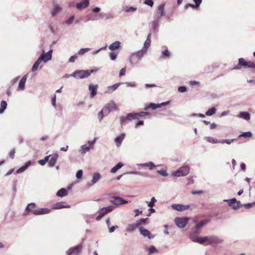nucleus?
<instances>
[{"mask_svg": "<svg viewBox=\"0 0 255 255\" xmlns=\"http://www.w3.org/2000/svg\"><path fill=\"white\" fill-rule=\"evenodd\" d=\"M31 161H27L23 166L20 167L16 170V174H19L23 172L28 168L29 166L31 165Z\"/></svg>", "mask_w": 255, "mask_h": 255, "instance_id": "nucleus-20", "label": "nucleus"}, {"mask_svg": "<svg viewBox=\"0 0 255 255\" xmlns=\"http://www.w3.org/2000/svg\"><path fill=\"white\" fill-rule=\"evenodd\" d=\"M224 202H227L230 206H231L233 204H235L237 202L236 198H233L231 199H225L224 200Z\"/></svg>", "mask_w": 255, "mask_h": 255, "instance_id": "nucleus-48", "label": "nucleus"}, {"mask_svg": "<svg viewBox=\"0 0 255 255\" xmlns=\"http://www.w3.org/2000/svg\"><path fill=\"white\" fill-rule=\"evenodd\" d=\"M83 175V171L79 170L76 173V178L78 179H81Z\"/></svg>", "mask_w": 255, "mask_h": 255, "instance_id": "nucleus-64", "label": "nucleus"}, {"mask_svg": "<svg viewBox=\"0 0 255 255\" xmlns=\"http://www.w3.org/2000/svg\"><path fill=\"white\" fill-rule=\"evenodd\" d=\"M205 138L206 140L209 142L212 143H220V140H218L216 138H213L210 136H207Z\"/></svg>", "mask_w": 255, "mask_h": 255, "instance_id": "nucleus-41", "label": "nucleus"}, {"mask_svg": "<svg viewBox=\"0 0 255 255\" xmlns=\"http://www.w3.org/2000/svg\"><path fill=\"white\" fill-rule=\"evenodd\" d=\"M125 84L127 85V87L135 88L137 86L135 82H126Z\"/></svg>", "mask_w": 255, "mask_h": 255, "instance_id": "nucleus-53", "label": "nucleus"}, {"mask_svg": "<svg viewBox=\"0 0 255 255\" xmlns=\"http://www.w3.org/2000/svg\"><path fill=\"white\" fill-rule=\"evenodd\" d=\"M115 208V206L110 205L108 207L100 209L98 211L99 214L96 217V220L97 221L100 220L105 215L108 213L112 212Z\"/></svg>", "mask_w": 255, "mask_h": 255, "instance_id": "nucleus-6", "label": "nucleus"}, {"mask_svg": "<svg viewBox=\"0 0 255 255\" xmlns=\"http://www.w3.org/2000/svg\"><path fill=\"white\" fill-rule=\"evenodd\" d=\"M77 58V54H75L74 55L71 56L69 59L68 62L70 63H73L75 61L76 59Z\"/></svg>", "mask_w": 255, "mask_h": 255, "instance_id": "nucleus-59", "label": "nucleus"}, {"mask_svg": "<svg viewBox=\"0 0 255 255\" xmlns=\"http://www.w3.org/2000/svg\"><path fill=\"white\" fill-rule=\"evenodd\" d=\"M99 19L107 20L112 17L111 15L104 12H100L98 15Z\"/></svg>", "mask_w": 255, "mask_h": 255, "instance_id": "nucleus-29", "label": "nucleus"}, {"mask_svg": "<svg viewBox=\"0 0 255 255\" xmlns=\"http://www.w3.org/2000/svg\"><path fill=\"white\" fill-rule=\"evenodd\" d=\"M110 59L112 60H115L117 57L118 56V53L115 52H110L109 54Z\"/></svg>", "mask_w": 255, "mask_h": 255, "instance_id": "nucleus-51", "label": "nucleus"}, {"mask_svg": "<svg viewBox=\"0 0 255 255\" xmlns=\"http://www.w3.org/2000/svg\"><path fill=\"white\" fill-rule=\"evenodd\" d=\"M50 212V210L48 208H40L39 209L32 211V213L35 215H38L48 214Z\"/></svg>", "mask_w": 255, "mask_h": 255, "instance_id": "nucleus-17", "label": "nucleus"}, {"mask_svg": "<svg viewBox=\"0 0 255 255\" xmlns=\"http://www.w3.org/2000/svg\"><path fill=\"white\" fill-rule=\"evenodd\" d=\"M252 135V133L250 131H246L243 132L241 135H240V136H243L244 137H250Z\"/></svg>", "mask_w": 255, "mask_h": 255, "instance_id": "nucleus-54", "label": "nucleus"}, {"mask_svg": "<svg viewBox=\"0 0 255 255\" xmlns=\"http://www.w3.org/2000/svg\"><path fill=\"white\" fill-rule=\"evenodd\" d=\"M118 107L113 100H111L109 103L106 104L102 110L99 112L98 114V118L101 122L103 118L107 116L111 112L118 110Z\"/></svg>", "mask_w": 255, "mask_h": 255, "instance_id": "nucleus-1", "label": "nucleus"}, {"mask_svg": "<svg viewBox=\"0 0 255 255\" xmlns=\"http://www.w3.org/2000/svg\"><path fill=\"white\" fill-rule=\"evenodd\" d=\"M90 50L89 48H81L78 52V54L80 55H83L86 52H88Z\"/></svg>", "mask_w": 255, "mask_h": 255, "instance_id": "nucleus-50", "label": "nucleus"}, {"mask_svg": "<svg viewBox=\"0 0 255 255\" xmlns=\"http://www.w3.org/2000/svg\"><path fill=\"white\" fill-rule=\"evenodd\" d=\"M7 103L5 101H1L0 105V114L4 113L7 108Z\"/></svg>", "mask_w": 255, "mask_h": 255, "instance_id": "nucleus-40", "label": "nucleus"}, {"mask_svg": "<svg viewBox=\"0 0 255 255\" xmlns=\"http://www.w3.org/2000/svg\"><path fill=\"white\" fill-rule=\"evenodd\" d=\"M171 208L176 211L183 212L188 210L190 208L189 205H185L180 204H174L171 205Z\"/></svg>", "mask_w": 255, "mask_h": 255, "instance_id": "nucleus-11", "label": "nucleus"}, {"mask_svg": "<svg viewBox=\"0 0 255 255\" xmlns=\"http://www.w3.org/2000/svg\"><path fill=\"white\" fill-rule=\"evenodd\" d=\"M164 50H162L161 51V57L162 58H167L170 57L171 53L168 51L166 47H162Z\"/></svg>", "mask_w": 255, "mask_h": 255, "instance_id": "nucleus-32", "label": "nucleus"}, {"mask_svg": "<svg viewBox=\"0 0 255 255\" xmlns=\"http://www.w3.org/2000/svg\"><path fill=\"white\" fill-rule=\"evenodd\" d=\"M234 139H221L220 140V143H226L228 144H230L234 141Z\"/></svg>", "mask_w": 255, "mask_h": 255, "instance_id": "nucleus-55", "label": "nucleus"}, {"mask_svg": "<svg viewBox=\"0 0 255 255\" xmlns=\"http://www.w3.org/2000/svg\"><path fill=\"white\" fill-rule=\"evenodd\" d=\"M27 78V74H25L24 75L22 78L20 79L18 88L17 89V91H23L25 88V84Z\"/></svg>", "mask_w": 255, "mask_h": 255, "instance_id": "nucleus-14", "label": "nucleus"}, {"mask_svg": "<svg viewBox=\"0 0 255 255\" xmlns=\"http://www.w3.org/2000/svg\"><path fill=\"white\" fill-rule=\"evenodd\" d=\"M89 5V0H83L81 2L77 3L76 7L78 10H81L83 8L87 7Z\"/></svg>", "mask_w": 255, "mask_h": 255, "instance_id": "nucleus-19", "label": "nucleus"}, {"mask_svg": "<svg viewBox=\"0 0 255 255\" xmlns=\"http://www.w3.org/2000/svg\"><path fill=\"white\" fill-rule=\"evenodd\" d=\"M157 172L160 175H161V176H168V174L167 173V172H166V170H157Z\"/></svg>", "mask_w": 255, "mask_h": 255, "instance_id": "nucleus-56", "label": "nucleus"}, {"mask_svg": "<svg viewBox=\"0 0 255 255\" xmlns=\"http://www.w3.org/2000/svg\"><path fill=\"white\" fill-rule=\"evenodd\" d=\"M137 166L141 167H148L149 170H152L156 165L151 161L144 163H138Z\"/></svg>", "mask_w": 255, "mask_h": 255, "instance_id": "nucleus-27", "label": "nucleus"}, {"mask_svg": "<svg viewBox=\"0 0 255 255\" xmlns=\"http://www.w3.org/2000/svg\"><path fill=\"white\" fill-rule=\"evenodd\" d=\"M156 19L155 20L153 21L151 23V27L153 30H156L159 26L158 19Z\"/></svg>", "mask_w": 255, "mask_h": 255, "instance_id": "nucleus-44", "label": "nucleus"}, {"mask_svg": "<svg viewBox=\"0 0 255 255\" xmlns=\"http://www.w3.org/2000/svg\"><path fill=\"white\" fill-rule=\"evenodd\" d=\"M121 45V42L119 41H116L110 45L109 48L111 51H114L118 49Z\"/></svg>", "mask_w": 255, "mask_h": 255, "instance_id": "nucleus-28", "label": "nucleus"}, {"mask_svg": "<svg viewBox=\"0 0 255 255\" xmlns=\"http://www.w3.org/2000/svg\"><path fill=\"white\" fill-rule=\"evenodd\" d=\"M101 175L98 172L94 173L91 180V183L89 184V186L91 187L98 182V181L101 179Z\"/></svg>", "mask_w": 255, "mask_h": 255, "instance_id": "nucleus-18", "label": "nucleus"}, {"mask_svg": "<svg viewBox=\"0 0 255 255\" xmlns=\"http://www.w3.org/2000/svg\"><path fill=\"white\" fill-rule=\"evenodd\" d=\"M44 53H41L39 58L37 59V60L35 61V62L34 63L33 65L32 66L31 71H36L40 65V63L43 61L44 62Z\"/></svg>", "mask_w": 255, "mask_h": 255, "instance_id": "nucleus-12", "label": "nucleus"}, {"mask_svg": "<svg viewBox=\"0 0 255 255\" xmlns=\"http://www.w3.org/2000/svg\"><path fill=\"white\" fill-rule=\"evenodd\" d=\"M254 206H255V202L244 204L243 207H245L246 209H250Z\"/></svg>", "mask_w": 255, "mask_h": 255, "instance_id": "nucleus-60", "label": "nucleus"}, {"mask_svg": "<svg viewBox=\"0 0 255 255\" xmlns=\"http://www.w3.org/2000/svg\"><path fill=\"white\" fill-rule=\"evenodd\" d=\"M164 4H161L158 6V11H159L160 15L155 16V18L159 19L160 16H164L165 15V11L164 10Z\"/></svg>", "mask_w": 255, "mask_h": 255, "instance_id": "nucleus-35", "label": "nucleus"}, {"mask_svg": "<svg viewBox=\"0 0 255 255\" xmlns=\"http://www.w3.org/2000/svg\"><path fill=\"white\" fill-rule=\"evenodd\" d=\"M190 170V166L188 165L185 163L183 164L182 166L180 167L178 169L176 170L174 172H173L171 175L172 176L175 177L185 176L189 173Z\"/></svg>", "mask_w": 255, "mask_h": 255, "instance_id": "nucleus-4", "label": "nucleus"}, {"mask_svg": "<svg viewBox=\"0 0 255 255\" xmlns=\"http://www.w3.org/2000/svg\"><path fill=\"white\" fill-rule=\"evenodd\" d=\"M61 10V7L56 3H53V8L51 11L52 16H54Z\"/></svg>", "mask_w": 255, "mask_h": 255, "instance_id": "nucleus-37", "label": "nucleus"}, {"mask_svg": "<svg viewBox=\"0 0 255 255\" xmlns=\"http://www.w3.org/2000/svg\"><path fill=\"white\" fill-rule=\"evenodd\" d=\"M189 84H190V86L193 87L195 85L199 86L200 85V83L199 82L196 81H191L189 82Z\"/></svg>", "mask_w": 255, "mask_h": 255, "instance_id": "nucleus-63", "label": "nucleus"}, {"mask_svg": "<svg viewBox=\"0 0 255 255\" xmlns=\"http://www.w3.org/2000/svg\"><path fill=\"white\" fill-rule=\"evenodd\" d=\"M195 4L188 3L186 5V7H191L193 8H197L199 7L202 2V0H193Z\"/></svg>", "mask_w": 255, "mask_h": 255, "instance_id": "nucleus-30", "label": "nucleus"}, {"mask_svg": "<svg viewBox=\"0 0 255 255\" xmlns=\"http://www.w3.org/2000/svg\"><path fill=\"white\" fill-rule=\"evenodd\" d=\"M140 225V223H135L129 225L127 228V231L129 232L133 231L136 228Z\"/></svg>", "mask_w": 255, "mask_h": 255, "instance_id": "nucleus-36", "label": "nucleus"}, {"mask_svg": "<svg viewBox=\"0 0 255 255\" xmlns=\"http://www.w3.org/2000/svg\"><path fill=\"white\" fill-rule=\"evenodd\" d=\"M68 194V191L65 188L60 189L56 193L58 197H63L67 196Z\"/></svg>", "mask_w": 255, "mask_h": 255, "instance_id": "nucleus-34", "label": "nucleus"}, {"mask_svg": "<svg viewBox=\"0 0 255 255\" xmlns=\"http://www.w3.org/2000/svg\"><path fill=\"white\" fill-rule=\"evenodd\" d=\"M150 42H151L150 40L146 39V40L145 41V42L144 43L143 47L140 50L145 54L150 45Z\"/></svg>", "mask_w": 255, "mask_h": 255, "instance_id": "nucleus-38", "label": "nucleus"}, {"mask_svg": "<svg viewBox=\"0 0 255 255\" xmlns=\"http://www.w3.org/2000/svg\"><path fill=\"white\" fill-rule=\"evenodd\" d=\"M238 117L242 118L246 121H249L251 119V115L247 112H241L239 115Z\"/></svg>", "mask_w": 255, "mask_h": 255, "instance_id": "nucleus-26", "label": "nucleus"}, {"mask_svg": "<svg viewBox=\"0 0 255 255\" xmlns=\"http://www.w3.org/2000/svg\"><path fill=\"white\" fill-rule=\"evenodd\" d=\"M58 158V155L57 154H55L53 155H52L50 158V160H49V162L48 163V166L49 167H54L57 161Z\"/></svg>", "mask_w": 255, "mask_h": 255, "instance_id": "nucleus-22", "label": "nucleus"}, {"mask_svg": "<svg viewBox=\"0 0 255 255\" xmlns=\"http://www.w3.org/2000/svg\"><path fill=\"white\" fill-rule=\"evenodd\" d=\"M224 242L223 239L219 238L217 236L212 235L204 237L203 245H213L215 244L222 243Z\"/></svg>", "mask_w": 255, "mask_h": 255, "instance_id": "nucleus-5", "label": "nucleus"}, {"mask_svg": "<svg viewBox=\"0 0 255 255\" xmlns=\"http://www.w3.org/2000/svg\"><path fill=\"white\" fill-rule=\"evenodd\" d=\"M145 54L141 50L131 53L128 58L130 64L132 66L137 65L139 63L142 58Z\"/></svg>", "mask_w": 255, "mask_h": 255, "instance_id": "nucleus-2", "label": "nucleus"}, {"mask_svg": "<svg viewBox=\"0 0 255 255\" xmlns=\"http://www.w3.org/2000/svg\"><path fill=\"white\" fill-rule=\"evenodd\" d=\"M82 250V246L78 245L70 248L67 252V255H78Z\"/></svg>", "mask_w": 255, "mask_h": 255, "instance_id": "nucleus-9", "label": "nucleus"}, {"mask_svg": "<svg viewBox=\"0 0 255 255\" xmlns=\"http://www.w3.org/2000/svg\"><path fill=\"white\" fill-rule=\"evenodd\" d=\"M178 91L180 93H184L187 91V88L185 86H180L178 88Z\"/></svg>", "mask_w": 255, "mask_h": 255, "instance_id": "nucleus-61", "label": "nucleus"}, {"mask_svg": "<svg viewBox=\"0 0 255 255\" xmlns=\"http://www.w3.org/2000/svg\"><path fill=\"white\" fill-rule=\"evenodd\" d=\"M110 200V203L113 204L115 206H118L128 203V201L124 199L119 196H113Z\"/></svg>", "mask_w": 255, "mask_h": 255, "instance_id": "nucleus-8", "label": "nucleus"}, {"mask_svg": "<svg viewBox=\"0 0 255 255\" xmlns=\"http://www.w3.org/2000/svg\"><path fill=\"white\" fill-rule=\"evenodd\" d=\"M97 88L98 86L97 85H93L92 84H90L89 86V90L90 91V97L91 98L94 97L96 95L97 93Z\"/></svg>", "mask_w": 255, "mask_h": 255, "instance_id": "nucleus-21", "label": "nucleus"}, {"mask_svg": "<svg viewBox=\"0 0 255 255\" xmlns=\"http://www.w3.org/2000/svg\"><path fill=\"white\" fill-rule=\"evenodd\" d=\"M122 83H118L112 86H110L107 87V90L105 91V93H112L114 91H115Z\"/></svg>", "mask_w": 255, "mask_h": 255, "instance_id": "nucleus-23", "label": "nucleus"}, {"mask_svg": "<svg viewBox=\"0 0 255 255\" xmlns=\"http://www.w3.org/2000/svg\"><path fill=\"white\" fill-rule=\"evenodd\" d=\"M138 117L137 113H130L127 115V118H128L129 121L132 119H135Z\"/></svg>", "mask_w": 255, "mask_h": 255, "instance_id": "nucleus-49", "label": "nucleus"}, {"mask_svg": "<svg viewBox=\"0 0 255 255\" xmlns=\"http://www.w3.org/2000/svg\"><path fill=\"white\" fill-rule=\"evenodd\" d=\"M188 219L185 218H177L175 219V223L180 228H184L187 222Z\"/></svg>", "mask_w": 255, "mask_h": 255, "instance_id": "nucleus-10", "label": "nucleus"}, {"mask_svg": "<svg viewBox=\"0 0 255 255\" xmlns=\"http://www.w3.org/2000/svg\"><path fill=\"white\" fill-rule=\"evenodd\" d=\"M35 207V204L33 203L28 204L26 207V211L28 212H31L32 213L33 209Z\"/></svg>", "mask_w": 255, "mask_h": 255, "instance_id": "nucleus-45", "label": "nucleus"}, {"mask_svg": "<svg viewBox=\"0 0 255 255\" xmlns=\"http://www.w3.org/2000/svg\"><path fill=\"white\" fill-rule=\"evenodd\" d=\"M216 112V109L215 107H212L211 109H209L206 112V115L208 116H211L215 114Z\"/></svg>", "mask_w": 255, "mask_h": 255, "instance_id": "nucleus-42", "label": "nucleus"}, {"mask_svg": "<svg viewBox=\"0 0 255 255\" xmlns=\"http://www.w3.org/2000/svg\"><path fill=\"white\" fill-rule=\"evenodd\" d=\"M209 220L202 221L195 227H196V228L200 230L204 226L206 225L208 222H209Z\"/></svg>", "mask_w": 255, "mask_h": 255, "instance_id": "nucleus-47", "label": "nucleus"}, {"mask_svg": "<svg viewBox=\"0 0 255 255\" xmlns=\"http://www.w3.org/2000/svg\"><path fill=\"white\" fill-rule=\"evenodd\" d=\"M139 229L140 234L143 237H147L149 239H151L154 238V236L151 235L150 232L147 229L143 228L142 227H140Z\"/></svg>", "mask_w": 255, "mask_h": 255, "instance_id": "nucleus-15", "label": "nucleus"}, {"mask_svg": "<svg viewBox=\"0 0 255 255\" xmlns=\"http://www.w3.org/2000/svg\"><path fill=\"white\" fill-rule=\"evenodd\" d=\"M161 108V105H159V104H156L155 103H150L149 105H148L144 108V110L145 111H147L149 109L155 110L157 108Z\"/></svg>", "mask_w": 255, "mask_h": 255, "instance_id": "nucleus-33", "label": "nucleus"}, {"mask_svg": "<svg viewBox=\"0 0 255 255\" xmlns=\"http://www.w3.org/2000/svg\"><path fill=\"white\" fill-rule=\"evenodd\" d=\"M136 7L133 6H130L129 8L125 9L124 10L126 12H133L135 11Z\"/></svg>", "mask_w": 255, "mask_h": 255, "instance_id": "nucleus-62", "label": "nucleus"}, {"mask_svg": "<svg viewBox=\"0 0 255 255\" xmlns=\"http://www.w3.org/2000/svg\"><path fill=\"white\" fill-rule=\"evenodd\" d=\"M190 239L193 242L195 243H199L201 244H203V239L204 237H198L196 234H191L190 235Z\"/></svg>", "mask_w": 255, "mask_h": 255, "instance_id": "nucleus-16", "label": "nucleus"}, {"mask_svg": "<svg viewBox=\"0 0 255 255\" xmlns=\"http://www.w3.org/2000/svg\"><path fill=\"white\" fill-rule=\"evenodd\" d=\"M255 68V63L252 61H247L243 58H240L237 65L234 67V70H241L242 68Z\"/></svg>", "mask_w": 255, "mask_h": 255, "instance_id": "nucleus-3", "label": "nucleus"}, {"mask_svg": "<svg viewBox=\"0 0 255 255\" xmlns=\"http://www.w3.org/2000/svg\"><path fill=\"white\" fill-rule=\"evenodd\" d=\"M74 18H75V15H72L71 16H70L69 18L68 19H67L66 21V23L68 25L71 24L73 22V20H74Z\"/></svg>", "mask_w": 255, "mask_h": 255, "instance_id": "nucleus-58", "label": "nucleus"}, {"mask_svg": "<svg viewBox=\"0 0 255 255\" xmlns=\"http://www.w3.org/2000/svg\"><path fill=\"white\" fill-rule=\"evenodd\" d=\"M148 251L150 254H154L157 252L156 249L153 246L149 247Z\"/></svg>", "mask_w": 255, "mask_h": 255, "instance_id": "nucleus-57", "label": "nucleus"}, {"mask_svg": "<svg viewBox=\"0 0 255 255\" xmlns=\"http://www.w3.org/2000/svg\"><path fill=\"white\" fill-rule=\"evenodd\" d=\"M137 116H139V117H144L145 116H148L149 117H150L151 115V114L150 113L147 112H141L139 113H137Z\"/></svg>", "mask_w": 255, "mask_h": 255, "instance_id": "nucleus-52", "label": "nucleus"}, {"mask_svg": "<svg viewBox=\"0 0 255 255\" xmlns=\"http://www.w3.org/2000/svg\"><path fill=\"white\" fill-rule=\"evenodd\" d=\"M157 202L155 197H152L150 201H146L147 205L150 208L153 207L154 206V203Z\"/></svg>", "mask_w": 255, "mask_h": 255, "instance_id": "nucleus-43", "label": "nucleus"}, {"mask_svg": "<svg viewBox=\"0 0 255 255\" xmlns=\"http://www.w3.org/2000/svg\"><path fill=\"white\" fill-rule=\"evenodd\" d=\"M125 137V133H121L119 136L116 137V138L115 139V141L116 142L117 146L120 147L121 145L122 141L124 139Z\"/></svg>", "mask_w": 255, "mask_h": 255, "instance_id": "nucleus-24", "label": "nucleus"}, {"mask_svg": "<svg viewBox=\"0 0 255 255\" xmlns=\"http://www.w3.org/2000/svg\"><path fill=\"white\" fill-rule=\"evenodd\" d=\"M70 206L67 205L65 202H57L53 205L52 206L53 209H60L62 208H69Z\"/></svg>", "mask_w": 255, "mask_h": 255, "instance_id": "nucleus-13", "label": "nucleus"}, {"mask_svg": "<svg viewBox=\"0 0 255 255\" xmlns=\"http://www.w3.org/2000/svg\"><path fill=\"white\" fill-rule=\"evenodd\" d=\"M91 149H92L90 148L89 146H88L87 144H84L80 147L79 152L81 153L84 154H85L86 152L89 151Z\"/></svg>", "mask_w": 255, "mask_h": 255, "instance_id": "nucleus-31", "label": "nucleus"}, {"mask_svg": "<svg viewBox=\"0 0 255 255\" xmlns=\"http://www.w3.org/2000/svg\"><path fill=\"white\" fill-rule=\"evenodd\" d=\"M73 77L83 79L90 76L89 70H77L71 74Z\"/></svg>", "mask_w": 255, "mask_h": 255, "instance_id": "nucleus-7", "label": "nucleus"}, {"mask_svg": "<svg viewBox=\"0 0 255 255\" xmlns=\"http://www.w3.org/2000/svg\"><path fill=\"white\" fill-rule=\"evenodd\" d=\"M97 139H98V137H96L94 138L93 140H89L87 142V143H88L87 145L89 146L92 149H93L94 147V144L96 142V140H97Z\"/></svg>", "mask_w": 255, "mask_h": 255, "instance_id": "nucleus-46", "label": "nucleus"}, {"mask_svg": "<svg viewBox=\"0 0 255 255\" xmlns=\"http://www.w3.org/2000/svg\"><path fill=\"white\" fill-rule=\"evenodd\" d=\"M52 49H50L47 53H45L44 50H42V53H44V59L45 60H44V63H46L48 61L50 60L52 58Z\"/></svg>", "mask_w": 255, "mask_h": 255, "instance_id": "nucleus-25", "label": "nucleus"}, {"mask_svg": "<svg viewBox=\"0 0 255 255\" xmlns=\"http://www.w3.org/2000/svg\"><path fill=\"white\" fill-rule=\"evenodd\" d=\"M124 166V164L122 162H119L111 170V172L112 173H116L119 169L121 168Z\"/></svg>", "mask_w": 255, "mask_h": 255, "instance_id": "nucleus-39", "label": "nucleus"}]
</instances>
